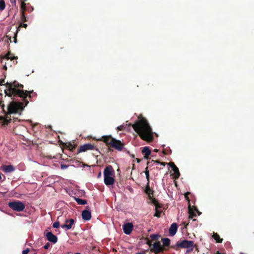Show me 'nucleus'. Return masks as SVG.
I'll use <instances>...</instances> for the list:
<instances>
[{
  "instance_id": "7c9ffc66",
  "label": "nucleus",
  "mask_w": 254,
  "mask_h": 254,
  "mask_svg": "<svg viewBox=\"0 0 254 254\" xmlns=\"http://www.w3.org/2000/svg\"><path fill=\"white\" fill-rule=\"evenodd\" d=\"M159 235L158 234H152L150 235V238L152 240H156L158 239Z\"/></svg>"
},
{
  "instance_id": "6e6552de",
  "label": "nucleus",
  "mask_w": 254,
  "mask_h": 254,
  "mask_svg": "<svg viewBox=\"0 0 254 254\" xmlns=\"http://www.w3.org/2000/svg\"><path fill=\"white\" fill-rule=\"evenodd\" d=\"M95 149V146L90 143H86L82 145H81L77 150V154L85 152L87 150H94Z\"/></svg>"
},
{
  "instance_id": "de8ad7c7",
  "label": "nucleus",
  "mask_w": 254,
  "mask_h": 254,
  "mask_svg": "<svg viewBox=\"0 0 254 254\" xmlns=\"http://www.w3.org/2000/svg\"><path fill=\"white\" fill-rule=\"evenodd\" d=\"M6 55H8V56H9V57H10V56L11 55V54L10 52V51H9V52L6 54Z\"/></svg>"
},
{
  "instance_id": "f3484780",
  "label": "nucleus",
  "mask_w": 254,
  "mask_h": 254,
  "mask_svg": "<svg viewBox=\"0 0 254 254\" xmlns=\"http://www.w3.org/2000/svg\"><path fill=\"white\" fill-rule=\"evenodd\" d=\"M177 230V224L175 223L172 224L169 230L170 235L171 236H174L176 234Z\"/></svg>"
},
{
  "instance_id": "a18cd8bd",
  "label": "nucleus",
  "mask_w": 254,
  "mask_h": 254,
  "mask_svg": "<svg viewBox=\"0 0 254 254\" xmlns=\"http://www.w3.org/2000/svg\"><path fill=\"white\" fill-rule=\"evenodd\" d=\"M155 163H158V164H160L161 163V162L159 160H156L154 161Z\"/></svg>"
},
{
  "instance_id": "09e8293b",
  "label": "nucleus",
  "mask_w": 254,
  "mask_h": 254,
  "mask_svg": "<svg viewBox=\"0 0 254 254\" xmlns=\"http://www.w3.org/2000/svg\"><path fill=\"white\" fill-rule=\"evenodd\" d=\"M9 41L10 42H11V37H9L8 38V40H7V42H9Z\"/></svg>"
},
{
  "instance_id": "412c9836",
  "label": "nucleus",
  "mask_w": 254,
  "mask_h": 254,
  "mask_svg": "<svg viewBox=\"0 0 254 254\" xmlns=\"http://www.w3.org/2000/svg\"><path fill=\"white\" fill-rule=\"evenodd\" d=\"M213 238L215 240L216 242L218 243L222 242L223 239L220 238L219 235L217 233H214L212 235Z\"/></svg>"
},
{
  "instance_id": "a19ab883",
  "label": "nucleus",
  "mask_w": 254,
  "mask_h": 254,
  "mask_svg": "<svg viewBox=\"0 0 254 254\" xmlns=\"http://www.w3.org/2000/svg\"><path fill=\"white\" fill-rule=\"evenodd\" d=\"M4 82H5V80L4 79H2L0 80V86L1 85H5V84H4Z\"/></svg>"
},
{
  "instance_id": "a878e982",
  "label": "nucleus",
  "mask_w": 254,
  "mask_h": 254,
  "mask_svg": "<svg viewBox=\"0 0 254 254\" xmlns=\"http://www.w3.org/2000/svg\"><path fill=\"white\" fill-rule=\"evenodd\" d=\"M66 147L71 151H73L75 149V145H72L70 143H68V145H66Z\"/></svg>"
},
{
  "instance_id": "4d7b16f0",
  "label": "nucleus",
  "mask_w": 254,
  "mask_h": 254,
  "mask_svg": "<svg viewBox=\"0 0 254 254\" xmlns=\"http://www.w3.org/2000/svg\"><path fill=\"white\" fill-rule=\"evenodd\" d=\"M75 254H80V253H75Z\"/></svg>"
},
{
  "instance_id": "6e6d98bb",
  "label": "nucleus",
  "mask_w": 254,
  "mask_h": 254,
  "mask_svg": "<svg viewBox=\"0 0 254 254\" xmlns=\"http://www.w3.org/2000/svg\"><path fill=\"white\" fill-rule=\"evenodd\" d=\"M2 103V101H0V105H1V104Z\"/></svg>"
},
{
  "instance_id": "f257e3e1",
  "label": "nucleus",
  "mask_w": 254,
  "mask_h": 254,
  "mask_svg": "<svg viewBox=\"0 0 254 254\" xmlns=\"http://www.w3.org/2000/svg\"><path fill=\"white\" fill-rule=\"evenodd\" d=\"M138 119V120L135 124H130L129 125L132 126L142 140L147 142L152 141L153 132L147 120L141 116H139Z\"/></svg>"
},
{
  "instance_id": "9b49d317",
  "label": "nucleus",
  "mask_w": 254,
  "mask_h": 254,
  "mask_svg": "<svg viewBox=\"0 0 254 254\" xmlns=\"http://www.w3.org/2000/svg\"><path fill=\"white\" fill-rule=\"evenodd\" d=\"M168 165L170 166V167L172 168V170L174 171V175H175V178L178 179L180 176V174L178 168L176 166V165L174 164V163L172 162H170L168 163Z\"/></svg>"
},
{
  "instance_id": "49530a36",
  "label": "nucleus",
  "mask_w": 254,
  "mask_h": 254,
  "mask_svg": "<svg viewBox=\"0 0 254 254\" xmlns=\"http://www.w3.org/2000/svg\"><path fill=\"white\" fill-rule=\"evenodd\" d=\"M183 224H184L185 227H187V225H188V224H189L188 223H186L185 222H184Z\"/></svg>"
},
{
  "instance_id": "c85d7f7f",
  "label": "nucleus",
  "mask_w": 254,
  "mask_h": 254,
  "mask_svg": "<svg viewBox=\"0 0 254 254\" xmlns=\"http://www.w3.org/2000/svg\"><path fill=\"white\" fill-rule=\"evenodd\" d=\"M4 59H6V60H9L10 59L11 61H12L14 59H17V57H9L8 56V55H6L4 57Z\"/></svg>"
},
{
  "instance_id": "39448f33",
  "label": "nucleus",
  "mask_w": 254,
  "mask_h": 254,
  "mask_svg": "<svg viewBox=\"0 0 254 254\" xmlns=\"http://www.w3.org/2000/svg\"><path fill=\"white\" fill-rule=\"evenodd\" d=\"M195 247L193 241L184 239L178 241L175 245L171 246L170 248L176 251H179L181 248L187 249L188 252H190Z\"/></svg>"
},
{
  "instance_id": "9d476101",
  "label": "nucleus",
  "mask_w": 254,
  "mask_h": 254,
  "mask_svg": "<svg viewBox=\"0 0 254 254\" xmlns=\"http://www.w3.org/2000/svg\"><path fill=\"white\" fill-rule=\"evenodd\" d=\"M114 170L111 165L106 166L103 172L104 177L112 176L114 175Z\"/></svg>"
},
{
  "instance_id": "4be33fe9",
  "label": "nucleus",
  "mask_w": 254,
  "mask_h": 254,
  "mask_svg": "<svg viewBox=\"0 0 254 254\" xmlns=\"http://www.w3.org/2000/svg\"><path fill=\"white\" fill-rule=\"evenodd\" d=\"M74 199L78 204L80 205H85L87 203V201L85 199H82L79 198L74 197Z\"/></svg>"
},
{
  "instance_id": "37998d69",
  "label": "nucleus",
  "mask_w": 254,
  "mask_h": 254,
  "mask_svg": "<svg viewBox=\"0 0 254 254\" xmlns=\"http://www.w3.org/2000/svg\"><path fill=\"white\" fill-rule=\"evenodd\" d=\"M147 244L149 245V246H152V242L150 240H148L147 242Z\"/></svg>"
},
{
  "instance_id": "f03ea898",
  "label": "nucleus",
  "mask_w": 254,
  "mask_h": 254,
  "mask_svg": "<svg viewBox=\"0 0 254 254\" xmlns=\"http://www.w3.org/2000/svg\"><path fill=\"white\" fill-rule=\"evenodd\" d=\"M5 86L6 89L4 90V92L6 95L9 97L12 96H18L23 98L25 102V106H27L28 103V101L26 100V98L27 96L31 98L30 93V92L27 90H23V85L19 84L17 81H15L12 83H6Z\"/></svg>"
},
{
  "instance_id": "b1692460",
  "label": "nucleus",
  "mask_w": 254,
  "mask_h": 254,
  "mask_svg": "<svg viewBox=\"0 0 254 254\" xmlns=\"http://www.w3.org/2000/svg\"><path fill=\"white\" fill-rule=\"evenodd\" d=\"M20 9H21V13L24 12V11L25 10V9H26V4L24 1L21 0Z\"/></svg>"
},
{
  "instance_id": "4c0bfd02",
  "label": "nucleus",
  "mask_w": 254,
  "mask_h": 254,
  "mask_svg": "<svg viewBox=\"0 0 254 254\" xmlns=\"http://www.w3.org/2000/svg\"><path fill=\"white\" fill-rule=\"evenodd\" d=\"M68 167V165H65V164H61V168L63 170L65 169Z\"/></svg>"
},
{
  "instance_id": "2f4dec72",
  "label": "nucleus",
  "mask_w": 254,
  "mask_h": 254,
  "mask_svg": "<svg viewBox=\"0 0 254 254\" xmlns=\"http://www.w3.org/2000/svg\"><path fill=\"white\" fill-rule=\"evenodd\" d=\"M149 199L151 200V203H153L154 205L158 202V201L155 198L153 197V195H152V196H151V198H149Z\"/></svg>"
},
{
  "instance_id": "f8f14e48",
  "label": "nucleus",
  "mask_w": 254,
  "mask_h": 254,
  "mask_svg": "<svg viewBox=\"0 0 254 254\" xmlns=\"http://www.w3.org/2000/svg\"><path fill=\"white\" fill-rule=\"evenodd\" d=\"M86 208L88 209V210H87V209L84 210L82 212V214H81L82 219L84 221H88L91 218V214L89 211V206H86Z\"/></svg>"
},
{
  "instance_id": "1a4fd4ad",
  "label": "nucleus",
  "mask_w": 254,
  "mask_h": 254,
  "mask_svg": "<svg viewBox=\"0 0 254 254\" xmlns=\"http://www.w3.org/2000/svg\"><path fill=\"white\" fill-rule=\"evenodd\" d=\"M124 232L127 235H129L133 229V226L131 223H127L123 226Z\"/></svg>"
},
{
  "instance_id": "cd10ccee",
  "label": "nucleus",
  "mask_w": 254,
  "mask_h": 254,
  "mask_svg": "<svg viewBox=\"0 0 254 254\" xmlns=\"http://www.w3.org/2000/svg\"><path fill=\"white\" fill-rule=\"evenodd\" d=\"M127 127V125H121V126L118 127L117 129H118L119 130H126Z\"/></svg>"
},
{
  "instance_id": "473e14b6",
  "label": "nucleus",
  "mask_w": 254,
  "mask_h": 254,
  "mask_svg": "<svg viewBox=\"0 0 254 254\" xmlns=\"http://www.w3.org/2000/svg\"><path fill=\"white\" fill-rule=\"evenodd\" d=\"M155 210H159V208L162 207V205L159 203L158 202L155 205Z\"/></svg>"
},
{
  "instance_id": "393cba45",
  "label": "nucleus",
  "mask_w": 254,
  "mask_h": 254,
  "mask_svg": "<svg viewBox=\"0 0 254 254\" xmlns=\"http://www.w3.org/2000/svg\"><path fill=\"white\" fill-rule=\"evenodd\" d=\"M5 7V2L3 0H0V10H3Z\"/></svg>"
},
{
  "instance_id": "20e7f679",
  "label": "nucleus",
  "mask_w": 254,
  "mask_h": 254,
  "mask_svg": "<svg viewBox=\"0 0 254 254\" xmlns=\"http://www.w3.org/2000/svg\"><path fill=\"white\" fill-rule=\"evenodd\" d=\"M102 140L107 145H110L112 147L118 151H122L124 147L125 144L120 140H117L112 137L111 135L103 136Z\"/></svg>"
},
{
  "instance_id": "603ef678",
  "label": "nucleus",
  "mask_w": 254,
  "mask_h": 254,
  "mask_svg": "<svg viewBox=\"0 0 254 254\" xmlns=\"http://www.w3.org/2000/svg\"><path fill=\"white\" fill-rule=\"evenodd\" d=\"M101 172H100V173H99V174H98V177H100V176H101Z\"/></svg>"
},
{
  "instance_id": "5701e85b",
  "label": "nucleus",
  "mask_w": 254,
  "mask_h": 254,
  "mask_svg": "<svg viewBox=\"0 0 254 254\" xmlns=\"http://www.w3.org/2000/svg\"><path fill=\"white\" fill-rule=\"evenodd\" d=\"M162 241L163 244V246L165 247H169L170 244V240L169 238H165L162 239Z\"/></svg>"
},
{
  "instance_id": "72a5a7b5",
  "label": "nucleus",
  "mask_w": 254,
  "mask_h": 254,
  "mask_svg": "<svg viewBox=\"0 0 254 254\" xmlns=\"http://www.w3.org/2000/svg\"><path fill=\"white\" fill-rule=\"evenodd\" d=\"M53 226L54 228H59L60 226V222L59 221H57V222H55L53 224Z\"/></svg>"
},
{
  "instance_id": "8fccbe9b",
  "label": "nucleus",
  "mask_w": 254,
  "mask_h": 254,
  "mask_svg": "<svg viewBox=\"0 0 254 254\" xmlns=\"http://www.w3.org/2000/svg\"><path fill=\"white\" fill-rule=\"evenodd\" d=\"M0 180H2V177L1 176V174L0 173Z\"/></svg>"
},
{
  "instance_id": "dca6fc26",
  "label": "nucleus",
  "mask_w": 254,
  "mask_h": 254,
  "mask_svg": "<svg viewBox=\"0 0 254 254\" xmlns=\"http://www.w3.org/2000/svg\"><path fill=\"white\" fill-rule=\"evenodd\" d=\"M104 183L107 186L112 185L115 183V179L112 176L104 177Z\"/></svg>"
},
{
  "instance_id": "0eeeda50",
  "label": "nucleus",
  "mask_w": 254,
  "mask_h": 254,
  "mask_svg": "<svg viewBox=\"0 0 254 254\" xmlns=\"http://www.w3.org/2000/svg\"><path fill=\"white\" fill-rule=\"evenodd\" d=\"M167 249L165 248H163L160 243V242L157 241L154 243L152 245V250L155 254H158L160 253H163L164 250H166Z\"/></svg>"
},
{
  "instance_id": "c03bdc74",
  "label": "nucleus",
  "mask_w": 254,
  "mask_h": 254,
  "mask_svg": "<svg viewBox=\"0 0 254 254\" xmlns=\"http://www.w3.org/2000/svg\"><path fill=\"white\" fill-rule=\"evenodd\" d=\"M168 163H165V162H161L160 164L163 165V166H165L166 164L168 165Z\"/></svg>"
},
{
  "instance_id": "e433bc0d",
  "label": "nucleus",
  "mask_w": 254,
  "mask_h": 254,
  "mask_svg": "<svg viewBox=\"0 0 254 254\" xmlns=\"http://www.w3.org/2000/svg\"><path fill=\"white\" fill-rule=\"evenodd\" d=\"M50 246H51L50 244L49 243H47L44 246V248L46 250L48 249L50 247Z\"/></svg>"
},
{
  "instance_id": "5fc2aeb1",
  "label": "nucleus",
  "mask_w": 254,
  "mask_h": 254,
  "mask_svg": "<svg viewBox=\"0 0 254 254\" xmlns=\"http://www.w3.org/2000/svg\"><path fill=\"white\" fill-rule=\"evenodd\" d=\"M163 152L164 154H166V153H165V152L164 151H163Z\"/></svg>"
},
{
  "instance_id": "ddd939ff",
  "label": "nucleus",
  "mask_w": 254,
  "mask_h": 254,
  "mask_svg": "<svg viewBox=\"0 0 254 254\" xmlns=\"http://www.w3.org/2000/svg\"><path fill=\"white\" fill-rule=\"evenodd\" d=\"M47 239L50 242L55 244L58 241V238L51 232H48L46 234Z\"/></svg>"
},
{
  "instance_id": "aec40b11",
  "label": "nucleus",
  "mask_w": 254,
  "mask_h": 254,
  "mask_svg": "<svg viewBox=\"0 0 254 254\" xmlns=\"http://www.w3.org/2000/svg\"><path fill=\"white\" fill-rule=\"evenodd\" d=\"M2 171L5 173L11 172L15 170V168L11 165H3L2 166Z\"/></svg>"
},
{
  "instance_id": "c9c22d12",
  "label": "nucleus",
  "mask_w": 254,
  "mask_h": 254,
  "mask_svg": "<svg viewBox=\"0 0 254 254\" xmlns=\"http://www.w3.org/2000/svg\"><path fill=\"white\" fill-rule=\"evenodd\" d=\"M190 192H187L185 194V197L186 199L188 201L189 203H190V199L189 197V195L190 194Z\"/></svg>"
},
{
  "instance_id": "2eb2a0df",
  "label": "nucleus",
  "mask_w": 254,
  "mask_h": 254,
  "mask_svg": "<svg viewBox=\"0 0 254 254\" xmlns=\"http://www.w3.org/2000/svg\"><path fill=\"white\" fill-rule=\"evenodd\" d=\"M194 211L197 212L198 213V215L200 214L199 212L197 210V209L195 207H191L190 204L189 205V218L192 219L193 217L196 216V214L194 213Z\"/></svg>"
},
{
  "instance_id": "4468645a",
  "label": "nucleus",
  "mask_w": 254,
  "mask_h": 254,
  "mask_svg": "<svg viewBox=\"0 0 254 254\" xmlns=\"http://www.w3.org/2000/svg\"><path fill=\"white\" fill-rule=\"evenodd\" d=\"M74 223L73 219H66L65 221V224L61 225L62 228H66L67 230H69L72 228V225Z\"/></svg>"
},
{
  "instance_id": "ea45409f",
  "label": "nucleus",
  "mask_w": 254,
  "mask_h": 254,
  "mask_svg": "<svg viewBox=\"0 0 254 254\" xmlns=\"http://www.w3.org/2000/svg\"><path fill=\"white\" fill-rule=\"evenodd\" d=\"M18 29L16 31V33L18 32ZM16 36H17V33H16L15 35H14V36L13 37V38H14V42L15 43H16L17 42V39H16Z\"/></svg>"
},
{
  "instance_id": "864d4df0",
  "label": "nucleus",
  "mask_w": 254,
  "mask_h": 254,
  "mask_svg": "<svg viewBox=\"0 0 254 254\" xmlns=\"http://www.w3.org/2000/svg\"><path fill=\"white\" fill-rule=\"evenodd\" d=\"M4 68L5 69H6V68H7V67H6V66L5 65L4 66Z\"/></svg>"
},
{
  "instance_id": "3c124183",
  "label": "nucleus",
  "mask_w": 254,
  "mask_h": 254,
  "mask_svg": "<svg viewBox=\"0 0 254 254\" xmlns=\"http://www.w3.org/2000/svg\"><path fill=\"white\" fill-rule=\"evenodd\" d=\"M154 151L155 152H158V150H157V149H155L154 150Z\"/></svg>"
},
{
  "instance_id": "c756f323",
  "label": "nucleus",
  "mask_w": 254,
  "mask_h": 254,
  "mask_svg": "<svg viewBox=\"0 0 254 254\" xmlns=\"http://www.w3.org/2000/svg\"><path fill=\"white\" fill-rule=\"evenodd\" d=\"M161 212H162L161 210H155V213L154 214V216L157 217H160V214H161Z\"/></svg>"
},
{
  "instance_id": "13d9d810",
  "label": "nucleus",
  "mask_w": 254,
  "mask_h": 254,
  "mask_svg": "<svg viewBox=\"0 0 254 254\" xmlns=\"http://www.w3.org/2000/svg\"><path fill=\"white\" fill-rule=\"evenodd\" d=\"M13 2L15 3V2H16L15 0H13Z\"/></svg>"
},
{
  "instance_id": "79ce46f5",
  "label": "nucleus",
  "mask_w": 254,
  "mask_h": 254,
  "mask_svg": "<svg viewBox=\"0 0 254 254\" xmlns=\"http://www.w3.org/2000/svg\"><path fill=\"white\" fill-rule=\"evenodd\" d=\"M20 27H24V28H26L27 27V24H25V23H21L20 24Z\"/></svg>"
},
{
  "instance_id": "bb28decb",
  "label": "nucleus",
  "mask_w": 254,
  "mask_h": 254,
  "mask_svg": "<svg viewBox=\"0 0 254 254\" xmlns=\"http://www.w3.org/2000/svg\"><path fill=\"white\" fill-rule=\"evenodd\" d=\"M144 173H145V174L146 176V178L147 179V182L149 183V171L147 167H146L145 168Z\"/></svg>"
},
{
  "instance_id": "a211bd4d",
  "label": "nucleus",
  "mask_w": 254,
  "mask_h": 254,
  "mask_svg": "<svg viewBox=\"0 0 254 254\" xmlns=\"http://www.w3.org/2000/svg\"><path fill=\"white\" fill-rule=\"evenodd\" d=\"M144 191L146 194L148 195L149 198H151V196L153 195V190L150 188L149 183L147 182Z\"/></svg>"
},
{
  "instance_id": "6ab92c4d",
  "label": "nucleus",
  "mask_w": 254,
  "mask_h": 254,
  "mask_svg": "<svg viewBox=\"0 0 254 254\" xmlns=\"http://www.w3.org/2000/svg\"><path fill=\"white\" fill-rule=\"evenodd\" d=\"M142 154H144V158L145 159H148L149 156L151 154V151L148 147H144L142 150Z\"/></svg>"
},
{
  "instance_id": "58836bf2",
  "label": "nucleus",
  "mask_w": 254,
  "mask_h": 254,
  "mask_svg": "<svg viewBox=\"0 0 254 254\" xmlns=\"http://www.w3.org/2000/svg\"><path fill=\"white\" fill-rule=\"evenodd\" d=\"M29 249H26L22 251V254H27L29 253Z\"/></svg>"
},
{
  "instance_id": "423d86ee",
  "label": "nucleus",
  "mask_w": 254,
  "mask_h": 254,
  "mask_svg": "<svg viewBox=\"0 0 254 254\" xmlns=\"http://www.w3.org/2000/svg\"><path fill=\"white\" fill-rule=\"evenodd\" d=\"M8 206L12 210L20 212L23 211L25 207V204L20 201H13L8 203Z\"/></svg>"
},
{
  "instance_id": "f704fd0d",
  "label": "nucleus",
  "mask_w": 254,
  "mask_h": 254,
  "mask_svg": "<svg viewBox=\"0 0 254 254\" xmlns=\"http://www.w3.org/2000/svg\"><path fill=\"white\" fill-rule=\"evenodd\" d=\"M21 18H22V20L23 21H24V22L27 21L26 17L24 14V12L21 13Z\"/></svg>"
},
{
  "instance_id": "7ed1b4c3",
  "label": "nucleus",
  "mask_w": 254,
  "mask_h": 254,
  "mask_svg": "<svg viewBox=\"0 0 254 254\" xmlns=\"http://www.w3.org/2000/svg\"><path fill=\"white\" fill-rule=\"evenodd\" d=\"M25 106V105L24 106L23 103L21 102H11L8 106V112L5 117L0 116V124L1 125L4 127L7 126L11 120L10 115L22 112Z\"/></svg>"
}]
</instances>
